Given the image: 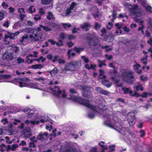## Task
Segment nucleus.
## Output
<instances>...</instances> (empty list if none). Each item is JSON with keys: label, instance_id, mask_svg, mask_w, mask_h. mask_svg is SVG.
Segmentation results:
<instances>
[{"label": "nucleus", "instance_id": "46", "mask_svg": "<svg viewBox=\"0 0 152 152\" xmlns=\"http://www.w3.org/2000/svg\"><path fill=\"white\" fill-rule=\"evenodd\" d=\"M74 49L75 51L77 53H79L83 50V49L82 48L75 47Z\"/></svg>", "mask_w": 152, "mask_h": 152}, {"label": "nucleus", "instance_id": "2", "mask_svg": "<svg viewBox=\"0 0 152 152\" xmlns=\"http://www.w3.org/2000/svg\"><path fill=\"white\" fill-rule=\"evenodd\" d=\"M129 9V11L130 15L132 16V18L134 20L139 23V25L140 26L139 27L138 30L139 31H141L142 34H144L143 29L145 28L144 25V22L142 18H143V13L139 12V9L137 5H128Z\"/></svg>", "mask_w": 152, "mask_h": 152}, {"label": "nucleus", "instance_id": "18", "mask_svg": "<svg viewBox=\"0 0 152 152\" xmlns=\"http://www.w3.org/2000/svg\"><path fill=\"white\" fill-rule=\"evenodd\" d=\"M122 90L124 93H129L132 96H136L137 97L140 96L139 94L136 92H135L134 94H132V91L129 90V89L128 88H122Z\"/></svg>", "mask_w": 152, "mask_h": 152}, {"label": "nucleus", "instance_id": "17", "mask_svg": "<svg viewBox=\"0 0 152 152\" xmlns=\"http://www.w3.org/2000/svg\"><path fill=\"white\" fill-rule=\"evenodd\" d=\"M58 42H56L52 39H49L48 41L49 43H50L52 45H54L55 44L57 46H60L63 45V41L61 39H58Z\"/></svg>", "mask_w": 152, "mask_h": 152}, {"label": "nucleus", "instance_id": "30", "mask_svg": "<svg viewBox=\"0 0 152 152\" xmlns=\"http://www.w3.org/2000/svg\"><path fill=\"white\" fill-rule=\"evenodd\" d=\"M104 72L103 70H100L99 78L100 79H103L104 77Z\"/></svg>", "mask_w": 152, "mask_h": 152}, {"label": "nucleus", "instance_id": "40", "mask_svg": "<svg viewBox=\"0 0 152 152\" xmlns=\"http://www.w3.org/2000/svg\"><path fill=\"white\" fill-rule=\"evenodd\" d=\"M115 145H112L110 146L109 148L108 151L109 152H113L115 150Z\"/></svg>", "mask_w": 152, "mask_h": 152}, {"label": "nucleus", "instance_id": "24", "mask_svg": "<svg viewBox=\"0 0 152 152\" xmlns=\"http://www.w3.org/2000/svg\"><path fill=\"white\" fill-rule=\"evenodd\" d=\"M28 36L27 35L24 36L22 37L21 39L20 40V42L22 44L26 45L27 43Z\"/></svg>", "mask_w": 152, "mask_h": 152}, {"label": "nucleus", "instance_id": "32", "mask_svg": "<svg viewBox=\"0 0 152 152\" xmlns=\"http://www.w3.org/2000/svg\"><path fill=\"white\" fill-rule=\"evenodd\" d=\"M7 147H6L4 144L3 143L0 145V150L2 152L4 151L5 150L7 151Z\"/></svg>", "mask_w": 152, "mask_h": 152}, {"label": "nucleus", "instance_id": "6", "mask_svg": "<svg viewBox=\"0 0 152 152\" xmlns=\"http://www.w3.org/2000/svg\"><path fill=\"white\" fill-rule=\"evenodd\" d=\"M77 144L75 143L66 142L65 146H62L61 148V152H76V149L75 147Z\"/></svg>", "mask_w": 152, "mask_h": 152}, {"label": "nucleus", "instance_id": "20", "mask_svg": "<svg viewBox=\"0 0 152 152\" xmlns=\"http://www.w3.org/2000/svg\"><path fill=\"white\" fill-rule=\"evenodd\" d=\"M59 36L62 41V39H64L66 38H69V39H74V37L72 35H69L65 34L64 33H61L60 34Z\"/></svg>", "mask_w": 152, "mask_h": 152}, {"label": "nucleus", "instance_id": "10", "mask_svg": "<svg viewBox=\"0 0 152 152\" xmlns=\"http://www.w3.org/2000/svg\"><path fill=\"white\" fill-rule=\"evenodd\" d=\"M33 119V120L30 121L27 120L25 121V123L26 124H30L32 125H34L35 124H38L40 123V121L41 122L43 123L46 121V120H43L42 119H40L39 121L37 117L34 118Z\"/></svg>", "mask_w": 152, "mask_h": 152}, {"label": "nucleus", "instance_id": "11", "mask_svg": "<svg viewBox=\"0 0 152 152\" xmlns=\"http://www.w3.org/2000/svg\"><path fill=\"white\" fill-rule=\"evenodd\" d=\"M139 3H140L142 5L145 7V10L149 13H152V7L150 6L147 4V2L145 0H138Z\"/></svg>", "mask_w": 152, "mask_h": 152}, {"label": "nucleus", "instance_id": "13", "mask_svg": "<svg viewBox=\"0 0 152 152\" xmlns=\"http://www.w3.org/2000/svg\"><path fill=\"white\" fill-rule=\"evenodd\" d=\"M117 124H118L116 123H115V124L114 125H113L110 123L105 124V125L106 124V125H107L108 126L112 128H115V127H116L117 129V130L118 131L121 133H122V132L125 131V128H122V126H119L118 127H117V126L118 125Z\"/></svg>", "mask_w": 152, "mask_h": 152}, {"label": "nucleus", "instance_id": "26", "mask_svg": "<svg viewBox=\"0 0 152 152\" xmlns=\"http://www.w3.org/2000/svg\"><path fill=\"white\" fill-rule=\"evenodd\" d=\"M43 65L42 64H36L31 66L30 68L34 69H40L42 68Z\"/></svg>", "mask_w": 152, "mask_h": 152}, {"label": "nucleus", "instance_id": "36", "mask_svg": "<svg viewBox=\"0 0 152 152\" xmlns=\"http://www.w3.org/2000/svg\"><path fill=\"white\" fill-rule=\"evenodd\" d=\"M52 0H42L41 3L43 4L47 5L49 4Z\"/></svg>", "mask_w": 152, "mask_h": 152}, {"label": "nucleus", "instance_id": "54", "mask_svg": "<svg viewBox=\"0 0 152 152\" xmlns=\"http://www.w3.org/2000/svg\"><path fill=\"white\" fill-rule=\"evenodd\" d=\"M17 61L18 64H20L21 63H23L24 62V60L21 58H19L17 59Z\"/></svg>", "mask_w": 152, "mask_h": 152}, {"label": "nucleus", "instance_id": "3", "mask_svg": "<svg viewBox=\"0 0 152 152\" xmlns=\"http://www.w3.org/2000/svg\"><path fill=\"white\" fill-rule=\"evenodd\" d=\"M122 74L121 76L117 75V71L115 69L113 72H111V75L112 79L115 82L116 84H117L119 80L118 78L121 77L124 81L129 83H132L134 81V77L132 75L131 72H126L123 70L122 71Z\"/></svg>", "mask_w": 152, "mask_h": 152}, {"label": "nucleus", "instance_id": "35", "mask_svg": "<svg viewBox=\"0 0 152 152\" xmlns=\"http://www.w3.org/2000/svg\"><path fill=\"white\" fill-rule=\"evenodd\" d=\"M54 16L52 13L50 12H49L48 13V15L47 16L48 19L49 20H51L54 18Z\"/></svg>", "mask_w": 152, "mask_h": 152}, {"label": "nucleus", "instance_id": "29", "mask_svg": "<svg viewBox=\"0 0 152 152\" xmlns=\"http://www.w3.org/2000/svg\"><path fill=\"white\" fill-rule=\"evenodd\" d=\"M90 25L88 23H85L81 26V27L83 29H85L86 30H87L88 28L89 27Z\"/></svg>", "mask_w": 152, "mask_h": 152}, {"label": "nucleus", "instance_id": "51", "mask_svg": "<svg viewBox=\"0 0 152 152\" xmlns=\"http://www.w3.org/2000/svg\"><path fill=\"white\" fill-rule=\"evenodd\" d=\"M27 61L26 62L28 64L32 63L33 61H34L36 60L35 59H34L33 60L29 59L28 58V56H27Z\"/></svg>", "mask_w": 152, "mask_h": 152}, {"label": "nucleus", "instance_id": "61", "mask_svg": "<svg viewBox=\"0 0 152 152\" xmlns=\"http://www.w3.org/2000/svg\"><path fill=\"white\" fill-rule=\"evenodd\" d=\"M150 94L148 93L144 92L141 94V95L142 97L145 98L147 97Z\"/></svg>", "mask_w": 152, "mask_h": 152}, {"label": "nucleus", "instance_id": "58", "mask_svg": "<svg viewBox=\"0 0 152 152\" xmlns=\"http://www.w3.org/2000/svg\"><path fill=\"white\" fill-rule=\"evenodd\" d=\"M5 139L7 140L6 142L9 144H10L12 143V141H9V138L8 137L6 136L5 137Z\"/></svg>", "mask_w": 152, "mask_h": 152}, {"label": "nucleus", "instance_id": "41", "mask_svg": "<svg viewBox=\"0 0 152 152\" xmlns=\"http://www.w3.org/2000/svg\"><path fill=\"white\" fill-rule=\"evenodd\" d=\"M135 88L137 91H139V90L142 91L143 90V88L141 84H139L136 86Z\"/></svg>", "mask_w": 152, "mask_h": 152}, {"label": "nucleus", "instance_id": "52", "mask_svg": "<svg viewBox=\"0 0 152 152\" xmlns=\"http://www.w3.org/2000/svg\"><path fill=\"white\" fill-rule=\"evenodd\" d=\"M34 19L36 20H37L40 19V16L38 15H36L34 17Z\"/></svg>", "mask_w": 152, "mask_h": 152}, {"label": "nucleus", "instance_id": "39", "mask_svg": "<svg viewBox=\"0 0 152 152\" xmlns=\"http://www.w3.org/2000/svg\"><path fill=\"white\" fill-rule=\"evenodd\" d=\"M98 148L97 147H92L90 150V152H98Z\"/></svg>", "mask_w": 152, "mask_h": 152}, {"label": "nucleus", "instance_id": "7", "mask_svg": "<svg viewBox=\"0 0 152 152\" xmlns=\"http://www.w3.org/2000/svg\"><path fill=\"white\" fill-rule=\"evenodd\" d=\"M53 94L57 97L62 96L63 98L66 97V95L64 91H62L60 90L59 87L56 86L54 88H49Z\"/></svg>", "mask_w": 152, "mask_h": 152}, {"label": "nucleus", "instance_id": "5", "mask_svg": "<svg viewBox=\"0 0 152 152\" xmlns=\"http://www.w3.org/2000/svg\"><path fill=\"white\" fill-rule=\"evenodd\" d=\"M42 30L47 31H51V29L48 26H44L42 25H40L39 27L37 28V30L33 29L32 30V34H31L29 35L30 39L32 40L35 41H42L43 40L44 38H43L42 37V35L39 32Z\"/></svg>", "mask_w": 152, "mask_h": 152}, {"label": "nucleus", "instance_id": "38", "mask_svg": "<svg viewBox=\"0 0 152 152\" xmlns=\"http://www.w3.org/2000/svg\"><path fill=\"white\" fill-rule=\"evenodd\" d=\"M148 24L149 25L148 27L151 28V30L152 32V19L150 18L148 21Z\"/></svg>", "mask_w": 152, "mask_h": 152}, {"label": "nucleus", "instance_id": "57", "mask_svg": "<svg viewBox=\"0 0 152 152\" xmlns=\"http://www.w3.org/2000/svg\"><path fill=\"white\" fill-rule=\"evenodd\" d=\"M20 121L19 120L15 119L13 124L14 125H16L20 123Z\"/></svg>", "mask_w": 152, "mask_h": 152}, {"label": "nucleus", "instance_id": "45", "mask_svg": "<svg viewBox=\"0 0 152 152\" xmlns=\"http://www.w3.org/2000/svg\"><path fill=\"white\" fill-rule=\"evenodd\" d=\"M29 10L31 13H33L35 12V9L34 8L33 6H30L29 8Z\"/></svg>", "mask_w": 152, "mask_h": 152}, {"label": "nucleus", "instance_id": "60", "mask_svg": "<svg viewBox=\"0 0 152 152\" xmlns=\"http://www.w3.org/2000/svg\"><path fill=\"white\" fill-rule=\"evenodd\" d=\"M9 22L8 21H6L4 22V23L3 24V26L6 27H7L9 26Z\"/></svg>", "mask_w": 152, "mask_h": 152}, {"label": "nucleus", "instance_id": "33", "mask_svg": "<svg viewBox=\"0 0 152 152\" xmlns=\"http://www.w3.org/2000/svg\"><path fill=\"white\" fill-rule=\"evenodd\" d=\"M57 69L56 68H55L50 72V74L51 76H53L55 75L57 73Z\"/></svg>", "mask_w": 152, "mask_h": 152}, {"label": "nucleus", "instance_id": "23", "mask_svg": "<svg viewBox=\"0 0 152 152\" xmlns=\"http://www.w3.org/2000/svg\"><path fill=\"white\" fill-rule=\"evenodd\" d=\"M34 80L38 81L42 84H44L45 83V79L43 77H38L34 78Z\"/></svg>", "mask_w": 152, "mask_h": 152}, {"label": "nucleus", "instance_id": "43", "mask_svg": "<svg viewBox=\"0 0 152 152\" xmlns=\"http://www.w3.org/2000/svg\"><path fill=\"white\" fill-rule=\"evenodd\" d=\"M6 14V13L5 12H0V21L3 18L4 16Z\"/></svg>", "mask_w": 152, "mask_h": 152}, {"label": "nucleus", "instance_id": "48", "mask_svg": "<svg viewBox=\"0 0 152 152\" xmlns=\"http://www.w3.org/2000/svg\"><path fill=\"white\" fill-rule=\"evenodd\" d=\"M111 85V83L109 82L108 81L106 80H105V86H106L107 87H110Z\"/></svg>", "mask_w": 152, "mask_h": 152}, {"label": "nucleus", "instance_id": "19", "mask_svg": "<svg viewBox=\"0 0 152 152\" xmlns=\"http://www.w3.org/2000/svg\"><path fill=\"white\" fill-rule=\"evenodd\" d=\"M48 134L46 132L40 133L37 136V139L38 140H45L47 138Z\"/></svg>", "mask_w": 152, "mask_h": 152}, {"label": "nucleus", "instance_id": "64", "mask_svg": "<svg viewBox=\"0 0 152 152\" xmlns=\"http://www.w3.org/2000/svg\"><path fill=\"white\" fill-rule=\"evenodd\" d=\"M1 122L3 123V124H5L8 123V121H7V119H4L1 120Z\"/></svg>", "mask_w": 152, "mask_h": 152}, {"label": "nucleus", "instance_id": "1", "mask_svg": "<svg viewBox=\"0 0 152 152\" xmlns=\"http://www.w3.org/2000/svg\"><path fill=\"white\" fill-rule=\"evenodd\" d=\"M69 99H71L74 101L77 102L83 105L86 106L91 110L92 111L89 113L88 116L91 118H93L96 115H104V106L103 105L99 104L98 107L91 105L90 102L86 99H83L80 97H77L75 96H72L70 98L68 97Z\"/></svg>", "mask_w": 152, "mask_h": 152}, {"label": "nucleus", "instance_id": "56", "mask_svg": "<svg viewBox=\"0 0 152 152\" xmlns=\"http://www.w3.org/2000/svg\"><path fill=\"white\" fill-rule=\"evenodd\" d=\"M18 12L20 14H22V12L25 13V11L24 10V9L23 8H19L18 9Z\"/></svg>", "mask_w": 152, "mask_h": 152}, {"label": "nucleus", "instance_id": "47", "mask_svg": "<svg viewBox=\"0 0 152 152\" xmlns=\"http://www.w3.org/2000/svg\"><path fill=\"white\" fill-rule=\"evenodd\" d=\"M45 58H43L42 56H41L38 59H35L36 61H41L42 62H43L45 61Z\"/></svg>", "mask_w": 152, "mask_h": 152}, {"label": "nucleus", "instance_id": "59", "mask_svg": "<svg viewBox=\"0 0 152 152\" xmlns=\"http://www.w3.org/2000/svg\"><path fill=\"white\" fill-rule=\"evenodd\" d=\"M1 5L3 7L4 9L7 8L8 6V5L4 2H3L2 3Z\"/></svg>", "mask_w": 152, "mask_h": 152}, {"label": "nucleus", "instance_id": "14", "mask_svg": "<svg viewBox=\"0 0 152 152\" xmlns=\"http://www.w3.org/2000/svg\"><path fill=\"white\" fill-rule=\"evenodd\" d=\"M77 63L76 61H72L66 65L65 68V70H72L73 67L77 65Z\"/></svg>", "mask_w": 152, "mask_h": 152}, {"label": "nucleus", "instance_id": "4", "mask_svg": "<svg viewBox=\"0 0 152 152\" xmlns=\"http://www.w3.org/2000/svg\"><path fill=\"white\" fill-rule=\"evenodd\" d=\"M19 86L20 87H27L30 88L36 89L41 91H45L43 94V95L45 96L48 92L46 91L45 87L42 85H40L37 83H33L27 78L20 81L19 82Z\"/></svg>", "mask_w": 152, "mask_h": 152}, {"label": "nucleus", "instance_id": "53", "mask_svg": "<svg viewBox=\"0 0 152 152\" xmlns=\"http://www.w3.org/2000/svg\"><path fill=\"white\" fill-rule=\"evenodd\" d=\"M58 56H55L53 58L52 61L53 62H54L56 61H58Z\"/></svg>", "mask_w": 152, "mask_h": 152}, {"label": "nucleus", "instance_id": "44", "mask_svg": "<svg viewBox=\"0 0 152 152\" xmlns=\"http://www.w3.org/2000/svg\"><path fill=\"white\" fill-rule=\"evenodd\" d=\"M63 26L64 28H69L71 27L70 24L68 23H64L63 24Z\"/></svg>", "mask_w": 152, "mask_h": 152}, {"label": "nucleus", "instance_id": "34", "mask_svg": "<svg viewBox=\"0 0 152 152\" xmlns=\"http://www.w3.org/2000/svg\"><path fill=\"white\" fill-rule=\"evenodd\" d=\"M67 54L69 58H70L71 56H74L75 55V53L72 52V50H69L68 51Z\"/></svg>", "mask_w": 152, "mask_h": 152}, {"label": "nucleus", "instance_id": "15", "mask_svg": "<svg viewBox=\"0 0 152 152\" xmlns=\"http://www.w3.org/2000/svg\"><path fill=\"white\" fill-rule=\"evenodd\" d=\"M76 3L75 2H72L70 5V7L68 8L66 10L65 14H63L62 15L63 16H66L69 15L71 12V10L75 7V6L76 5Z\"/></svg>", "mask_w": 152, "mask_h": 152}, {"label": "nucleus", "instance_id": "25", "mask_svg": "<svg viewBox=\"0 0 152 152\" xmlns=\"http://www.w3.org/2000/svg\"><path fill=\"white\" fill-rule=\"evenodd\" d=\"M11 77L10 75H0V83L4 82V80L5 78L8 79Z\"/></svg>", "mask_w": 152, "mask_h": 152}, {"label": "nucleus", "instance_id": "31", "mask_svg": "<svg viewBox=\"0 0 152 152\" xmlns=\"http://www.w3.org/2000/svg\"><path fill=\"white\" fill-rule=\"evenodd\" d=\"M25 137H29L31 135V129L29 128L28 131L25 132L24 133Z\"/></svg>", "mask_w": 152, "mask_h": 152}, {"label": "nucleus", "instance_id": "16", "mask_svg": "<svg viewBox=\"0 0 152 152\" xmlns=\"http://www.w3.org/2000/svg\"><path fill=\"white\" fill-rule=\"evenodd\" d=\"M20 33L19 31H17L15 33H12L10 34V35L6 34L5 35V39L4 40V41L6 42L7 40V39L8 38H10V39H14L15 38V37L18 35Z\"/></svg>", "mask_w": 152, "mask_h": 152}, {"label": "nucleus", "instance_id": "22", "mask_svg": "<svg viewBox=\"0 0 152 152\" xmlns=\"http://www.w3.org/2000/svg\"><path fill=\"white\" fill-rule=\"evenodd\" d=\"M18 147V145L16 144H13L12 145H8L7 147V151L11 150L12 151H14Z\"/></svg>", "mask_w": 152, "mask_h": 152}, {"label": "nucleus", "instance_id": "62", "mask_svg": "<svg viewBox=\"0 0 152 152\" xmlns=\"http://www.w3.org/2000/svg\"><path fill=\"white\" fill-rule=\"evenodd\" d=\"M122 31L120 28H118V29L115 31V33L119 35L122 33Z\"/></svg>", "mask_w": 152, "mask_h": 152}, {"label": "nucleus", "instance_id": "8", "mask_svg": "<svg viewBox=\"0 0 152 152\" xmlns=\"http://www.w3.org/2000/svg\"><path fill=\"white\" fill-rule=\"evenodd\" d=\"M79 88L80 89L82 90L85 92H87V94L86 93H83V96L84 97H85L86 98H91L92 97V95L89 94L88 95V92H90L91 91L93 90V89L92 88H90V87H87L86 86H80L79 87Z\"/></svg>", "mask_w": 152, "mask_h": 152}, {"label": "nucleus", "instance_id": "27", "mask_svg": "<svg viewBox=\"0 0 152 152\" xmlns=\"http://www.w3.org/2000/svg\"><path fill=\"white\" fill-rule=\"evenodd\" d=\"M140 67V64H136L135 65H134V69L136 71V72L138 74H140L141 72V71L140 70H138L139 68Z\"/></svg>", "mask_w": 152, "mask_h": 152}, {"label": "nucleus", "instance_id": "37", "mask_svg": "<svg viewBox=\"0 0 152 152\" xmlns=\"http://www.w3.org/2000/svg\"><path fill=\"white\" fill-rule=\"evenodd\" d=\"M96 66L95 65H92L91 64L90 65V66H89V65H88V64H86L85 65V67L86 68H87L88 69H94L95 67H96Z\"/></svg>", "mask_w": 152, "mask_h": 152}, {"label": "nucleus", "instance_id": "12", "mask_svg": "<svg viewBox=\"0 0 152 152\" xmlns=\"http://www.w3.org/2000/svg\"><path fill=\"white\" fill-rule=\"evenodd\" d=\"M12 53L6 51L3 55V59L4 61L12 60L13 59Z\"/></svg>", "mask_w": 152, "mask_h": 152}, {"label": "nucleus", "instance_id": "50", "mask_svg": "<svg viewBox=\"0 0 152 152\" xmlns=\"http://www.w3.org/2000/svg\"><path fill=\"white\" fill-rule=\"evenodd\" d=\"M39 13L40 15V16H41L44 14L45 11L43 9L40 8L39 10Z\"/></svg>", "mask_w": 152, "mask_h": 152}, {"label": "nucleus", "instance_id": "28", "mask_svg": "<svg viewBox=\"0 0 152 152\" xmlns=\"http://www.w3.org/2000/svg\"><path fill=\"white\" fill-rule=\"evenodd\" d=\"M98 145L99 146L100 148H101L102 149V151H100V152H104V143L103 141H101L99 142Z\"/></svg>", "mask_w": 152, "mask_h": 152}, {"label": "nucleus", "instance_id": "21", "mask_svg": "<svg viewBox=\"0 0 152 152\" xmlns=\"http://www.w3.org/2000/svg\"><path fill=\"white\" fill-rule=\"evenodd\" d=\"M23 111L26 113H27L28 117H31L33 115V112L30 109L28 108L24 109Z\"/></svg>", "mask_w": 152, "mask_h": 152}, {"label": "nucleus", "instance_id": "49", "mask_svg": "<svg viewBox=\"0 0 152 152\" xmlns=\"http://www.w3.org/2000/svg\"><path fill=\"white\" fill-rule=\"evenodd\" d=\"M11 47L13 48V49L14 50V49L15 48L16 49L15 50V52L16 53H18V48L15 46V45H12Z\"/></svg>", "mask_w": 152, "mask_h": 152}, {"label": "nucleus", "instance_id": "9", "mask_svg": "<svg viewBox=\"0 0 152 152\" xmlns=\"http://www.w3.org/2000/svg\"><path fill=\"white\" fill-rule=\"evenodd\" d=\"M135 114L133 112H130L127 115V120L130 126H132L135 124Z\"/></svg>", "mask_w": 152, "mask_h": 152}, {"label": "nucleus", "instance_id": "63", "mask_svg": "<svg viewBox=\"0 0 152 152\" xmlns=\"http://www.w3.org/2000/svg\"><path fill=\"white\" fill-rule=\"evenodd\" d=\"M81 58L83 59L85 63H87L88 62V60L87 58L85 57L84 56H82Z\"/></svg>", "mask_w": 152, "mask_h": 152}, {"label": "nucleus", "instance_id": "55", "mask_svg": "<svg viewBox=\"0 0 152 152\" xmlns=\"http://www.w3.org/2000/svg\"><path fill=\"white\" fill-rule=\"evenodd\" d=\"M141 61L142 63L144 64H147V58H144L141 59Z\"/></svg>", "mask_w": 152, "mask_h": 152}, {"label": "nucleus", "instance_id": "42", "mask_svg": "<svg viewBox=\"0 0 152 152\" xmlns=\"http://www.w3.org/2000/svg\"><path fill=\"white\" fill-rule=\"evenodd\" d=\"M113 26V23H112L109 22L107 25L106 27L108 29L110 30L112 28Z\"/></svg>", "mask_w": 152, "mask_h": 152}]
</instances>
